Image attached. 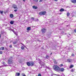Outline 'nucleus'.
<instances>
[{
  "instance_id": "nucleus-21",
  "label": "nucleus",
  "mask_w": 76,
  "mask_h": 76,
  "mask_svg": "<svg viewBox=\"0 0 76 76\" xmlns=\"http://www.w3.org/2000/svg\"><path fill=\"white\" fill-rule=\"evenodd\" d=\"M69 15H70V13L69 12L67 13V16H69Z\"/></svg>"
},
{
  "instance_id": "nucleus-28",
  "label": "nucleus",
  "mask_w": 76,
  "mask_h": 76,
  "mask_svg": "<svg viewBox=\"0 0 76 76\" xmlns=\"http://www.w3.org/2000/svg\"><path fill=\"white\" fill-rule=\"evenodd\" d=\"M16 43H17V42H13V44H16Z\"/></svg>"
},
{
  "instance_id": "nucleus-16",
  "label": "nucleus",
  "mask_w": 76,
  "mask_h": 76,
  "mask_svg": "<svg viewBox=\"0 0 76 76\" xmlns=\"http://www.w3.org/2000/svg\"><path fill=\"white\" fill-rule=\"evenodd\" d=\"M64 11V9H63V8H61V9H60V12H63Z\"/></svg>"
},
{
  "instance_id": "nucleus-17",
  "label": "nucleus",
  "mask_w": 76,
  "mask_h": 76,
  "mask_svg": "<svg viewBox=\"0 0 76 76\" xmlns=\"http://www.w3.org/2000/svg\"><path fill=\"white\" fill-rule=\"evenodd\" d=\"M53 62H54V63H55V64H56V63H57V62L56 60V59H53Z\"/></svg>"
},
{
  "instance_id": "nucleus-9",
  "label": "nucleus",
  "mask_w": 76,
  "mask_h": 76,
  "mask_svg": "<svg viewBox=\"0 0 76 76\" xmlns=\"http://www.w3.org/2000/svg\"><path fill=\"white\" fill-rule=\"evenodd\" d=\"M61 68L59 67L58 66H57V71L58 72H60Z\"/></svg>"
},
{
  "instance_id": "nucleus-47",
  "label": "nucleus",
  "mask_w": 76,
  "mask_h": 76,
  "mask_svg": "<svg viewBox=\"0 0 76 76\" xmlns=\"http://www.w3.org/2000/svg\"><path fill=\"white\" fill-rule=\"evenodd\" d=\"M1 38V34H0V38Z\"/></svg>"
},
{
  "instance_id": "nucleus-42",
  "label": "nucleus",
  "mask_w": 76,
  "mask_h": 76,
  "mask_svg": "<svg viewBox=\"0 0 76 76\" xmlns=\"http://www.w3.org/2000/svg\"><path fill=\"white\" fill-rule=\"evenodd\" d=\"M74 32H76V29H75L74 30Z\"/></svg>"
},
{
  "instance_id": "nucleus-46",
  "label": "nucleus",
  "mask_w": 76,
  "mask_h": 76,
  "mask_svg": "<svg viewBox=\"0 0 76 76\" xmlns=\"http://www.w3.org/2000/svg\"><path fill=\"white\" fill-rule=\"evenodd\" d=\"M38 41H39V42L41 41L39 40V39H38Z\"/></svg>"
},
{
  "instance_id": "nucleus-43",
  "label": "nucleus",
  "mask_w": 76,
  "mask_h": 76,
  "mask_svg": "<svg viewBox=\"0 0 76 76\" xmlns=\"http://www.w3.org/2000/svg\"><path fill=\"white\" fill-rule=\"evenodd\" d=\"M55 1H57V0H54Z\"/></svg>"
},
{
  "instance_id": "nucleus-37",
  "label": "nucleus",
  "mask_w": 76,
  "mask_h": 76,
  "mask_svg": "<svg viewBox=\"0 0 76 76\" xmlns=\"http://www.w3.org/2000/svg\"><path fill=\"white\" fill-rule=\"evenodd\" d=\"M71 72H74V70L72 69V71H71Z\"/></svg>"
},
{
  "instance_id": "nucleus-40",
  "label": "nucleus",
  "mask_w": 76,
  "mask_h": 76,
  "mask_svg": "<svg viewBox=\"0 0 76 76\" xmlns=\"http://www.w3.org/2000/svg\"><path fill=\"white\" fill-rule=\"evenodd\" d=\"M10 48H12V46L10 45Z\"/></svg>"
},
{
  "instance_id": "nucleus-4",
  "label": "nucleus",
  "mask_w": 76,
  "mask_h": 76,
  "mask_svg": "<svg viewBox=\"0 0 76 76\" xmlns=\"http://www.w3.org/2000/svg\"><path fill=\"white\" fill-rule=\"evenodd\" d=\"M12 8H14V9H17V6L15 4H13L12 6Z\"/></svg>"
},
{
  "instance_id": "nucleus-56",
  "label": "nucleus",
  "mask_w": 76,
  "mask_h": 76,
  "mask_svg": "<svg viewBox=\"0 0 76 76\" xmlns=\"http://www.w3.org/2000/svg\"><path fill=\"white\" fill-rule=\"evenodd\" d=\"M65 11H67V10H65Z\"/></svg>"
},
{
  "instance_id": "nucleus-26",
  "label": "nucleus",
  "mask_w": 76,
  "mask_h": 76,
  "mask_svg": "<svg viewBox=\"0 0 76 76\" xmlns=\"http://www.w3.org/2000/svg\"><path fill=\"white\" fill-rule=\"evenodd\" d=\"M21 48L22 50H23L24 49V48L23 46H22Z\"/></svg>"
},
{
  "instance_id": "nucleus-52",
  "label": "nucleus",
  "mask_w": 76,
  "mask_h": 76,
  "mask_svg": "<svg viewBox=\"0 0 76 76\" xmlns=\"http://www.w3.org/2000/svg\"><path fill=\"white\" fill-rule=\"evenodd\" d=\"M52 54V53H51L50 55H51Z\"/></svg>"
},
{
  "instance_id": "nucleus-20",
  "label": "nucleus",
  "mask_w": 76,
  "mask_h": 76,
  "mask_svg": "<svg viewBox=\"0 0 76 76\" xmlns=\"http://www.w3.org/2000/svg\"><path fill=\"white\" fill-rule=\"evenodd\" d=\"M4 50V47H2L1 48V50Z\"/></svg>"
},
{
  "instance_id": "nucleus-48",
  "label": "nucleus",
  "mask_w": 76,
  "mask_h": 76,
  "mask_svg": "<svg viewBox=\"0 0 76 76\" xmlns=\"http://www.w3.org/2000/svg\"><path fill=\"white\" fill-rule=\"evenodd\" d=\"M3 64H5V63H4H4H3Z\"/></svg>"
},
{
  "instance_id": "nucleus-5",
  "label": "nucleus",
  "mask_w": 76,
  "mask_h": 76,
  "mask_svg": "<svg viewBox=\"0 0 76 76\" xmlns=\"http://www.w3.org/2000/svg\"><path fill=\"white\" fill-rule=\"evenodd\" d=\"M71 1L72 3L76 4V0H71Z\"/></svg>"
},
{
  "instance_id": "nucleus-54",
  "label": "nucleus",
  "mask_w": 76,
  "mask_h": 76,
  "mask_svg": "<svg viewBox=\"0 0 76 76\" xmlns=\"http://www.w3.org/2000/svg\"><path fill=\"white\" fill-rule=\"evenodd\" d=\"M25 0H23V1H25Z\"/></svg>"
},
{
  "instance_id": "nucleus-38",
  "label": "nucleus",
  "mask_w": 76,
  "mask_h": 76,
  "mask_svg": "<svg viewBox=\"0 0 76 76\" xmlns=\"http://www.w3.org/2000/svg\"><path fill=\"white\" fill-rule=\"evenodd\" d=\"M42 0H40L39 1V2H42Z\"/></svg>"
},
{
  "instance_id": "nucleus-7",
  "label": "nucleus",
  "mask_w": 76,
  "mask_h": 76,
  "mask_svg": "<svg viewBox=\"0 0 76 76\" xmlns=\"http://www.w3.org/2000/svg\"><path fill=\"white\" fill-rule=\"evenodd\" d=\"M27 64L28 66H31V62H28L27 63Z\"/></svg>"
},
{
  "instance_id": "nucleus-19",
  "label": "nucleus",
  "mask_w": 76,
  "mask_h": 76,
  "mask_svg": "<svg viewBox=\"0 0 76 76\" xmlns=\"http://www.w3.org/2000/svg\"><path fill=\"white\" fill-rule=\"evenodd\" d=\"M10 18H13V14H11L10 15Z\"/></svg>"
},
{
  "instance_id": "nucleus-58",
  "label": "nucleus",
  "mask_w": 76,
  "mask_h": 76,
  "mask_svg": "<svg viewBox=\"0 0 76 76\" xmlns=\"http://www.w3.org/2000/svg\"><path fill=\"white\" fill-rule=\"evenodd\" d=\"M23 46H24V45H23Z\"/></svg>"
},
{
  "instance_id": "nucleus-36",
  "label": "nucleus",
  "mask_w": 76,
  "mask_h": 76,
  "mask_svg": "<svg viewBox=\"0 0 76 76\" xmlns=\"http://www.w3.org/2000/svg\"><path fill=\"white\" fill-rule=\"evenodd\" d=\"M75 56V55L74 54H72V56Z\"/></svg>"
},
{
  "instance_id": "nucleus-1",
  "label": "nucleus",
  "mask_w": 76,
  "mask_h": 76,
  "mask_svg": "<svg viewBox=\"0 0 76 76\" xmlns=\"http://www.w3.org/2000/svg\"><path fill=\"white\" fill-rule=\"evenodd\" d=\"M41 31L42 34H45L46 32V31H47V29L45 28H42L41 29Z\"/></svg>"
},
{
  "instance_id": "nucleus-25",
  "label": "nucleus",
  "mask_w": 76,
  "mask_h": 76,
  "mask_svg": "<svg viewBox=\"0 0 76 76\" xmlns=\"http://www.w3.org/2000/svg\"><path fill=\"white\" fill-rule=\"evenodd\" d=\"M31 19H32V20H34L35 19V18L33 17H31Z\"/></svg>"
},
{
  "instance_id": "nucleus-22",
  "label": "nucleus",
  "mask_w": 76,
  "mask_h": 76,
  "mask_svg": "<svg viewBox=\"0 0 76 76\" xmlns=\"http://www.w3.org/2000/svg\"><path fill=\"white\" fill-rule=\"evenodd\" d=\"M39 20L38 19H36L34 20V21H35V22H37V21H38Z\"/></svg>"
},
{
  "instance_id": "nucleus-41",
  "label": "nucleus",
  "mask_w": 76,
  "mask_h": 76,
  "mask_svg": "<svg viewBox=\"0 0 76 76\" xmlns=\"http://www.w3.org/2000/svg\"><path fill=\"white\" fill-rule=\"evenodd\" d=\"M1 73H3V71H1Z\"/></svg>"
},
{
  "instance_id": "nucleus-34",
  "label": "nucleus",
  "mask_w": 76,
  "mask_h": 76,
  "mask_svg": "<svg viewBox=\"0 0 76 76\" xmlns=\"http://www.w3.org/2000/svg\"><path fill=\"white\" fill-rule=\"evenodd\" d=\"M2 51H0V54H2Z\"/></svg>"
},
{
  "instance_id": "nucleus-2",
  "label": "nucleus",
  "mask_w": 76,
  "mask_h": 76,
  "mask_svg": "<svg viewBox=\"0 0 76 76\" xmlns=\"http://www.w3.org/2000/svg\"><path fill=\"white\" fill-rule=\"evenodd\" d=\"M8 62L9 64H12L13 63L12 59L11 58H9L8 60Z\"/></svg>"
},
{
  "instance_id": "nucleus-27",
  "label": "nucleus",
  "mask_w": 76,
  "mask_h": 76,
  "mask_svg": "<svg viewBox=\"0 0 76 76\" xmlns=\"http://www.w3.org/2000/svg\"><path fill=\"white\" fill-rule=\"evenodd\" d=\"M22 76H26V75L24 74V73H22Z\"/></svg>"
},
{
  "instance_id": "nucleus-51",
  "label": "nucleus",
  "mask_w": 76,
  "mask_h": 76,
  "mask_svg": "<svg viewBox=\"0 0 76 76\" xmlns=\"http://www.w3.org/2000/svg\"><path fill=\"white\" fill-rule=\"evenodd\" d=\"M54 75H56V76H57V75L56 74H54Z\"/></svg>"
},
{
  "instance_id": "nucleus-57",
  "label": "nucleus",
  "mask_w": 76,
  "mask_h": 76,
  "mask_svg": "<svg viewBox=\"0 0 76 76\" xmlns=\"http://www.w3.org/2000/svg\"><path fill=\"white\" fill-rule=\"evenodd\" d=\"M69 35H70V34H69Z\"/></svg>"
},
{
  "instance_id": "nucleus-18",
  "label": "nucleus",
  "mask_w": 76,
  "mask_h": 76,
  "mask_svg": "<svg viewBox=\"0 0 76 76\" xmlns=\"http://www.w3.org/2000/svg\"><path fill=\"white\" fill-rule=\"evenodd\" d=\"M39 15H42V12H41L39 13Z\"/></svg>"
},
{
  "instance_id": "nucleus-44",
  "label": "nucleus",
  "mask_w": 76,
  "mask_h": 76,
  "mask_svg": "<svg viewBox=\"0 0 76 76\" xmlns=\"http://www.w3.org/2000/svg\"><path fill=\"white\" fill-rule=\"evenodd\" d=\"M62 13L61 12V13H59L58 14H59V15H61Z\"/></svg>"
},
{
  "instance_id": "nucleus-53",
  "label": "nucleus",
  "mask_w": 76,
  "mask_h": 76,
  "mask_svg": "<svg viewBox=\"0 0 76 76\" xmlns=\"http://www.w3.org/2000/svg\"><path fill=\"white\" fill-rule=\"evenodd\" d=\"M47 57H48V56H47Z\"/></svg>"
},
{
  "instance_id": "nucleus-24",
  "label": "nucleus",
  "mask_w": 76,
  "mask_h": 76,
  "mask_svg": "<svg viewBox=\"0 0 76 76\" xmlns=\"http://www.w3.org/2000/svg\"><path fill=\"white\" fill-rule=\"evenodd\" d=\"M3 11H1L0 12V13L1 14H3Z\"/></svg>"
},
{
  "instance_id": "nucleus-59",
  "label": "nucleus",
  "mask_w": 76,
  "mask_h": 76,
  "mask_svg": "<svg viewBox=\"0 0 76 76\" xmlns=\"http://www.w3.org/2000/svg\"><path fill=\"white\" fill-rule=\"evenodd\" d=\"M1 49H0V50Z\"/></svg>"
},
{
  "instance_id": "nucleus-39",
  "label": "nucleus",
  "mask_w": 76,
  "mask_h": 76,
  "mask_svg": "<svg viewBox=\"0 0 76 76\" xmlns=\"http://www.w3.org/2000/svg\"><path fill=\"white\" fill-rule=\"evenodd\" d=\"M18 10H14V11L15 12H17Z\"/></svg>"
},
{
  "instance_id": "nucleus-35",
  "label": "nucleus",
  "mask_w": 76,
  "mask_h": 76,
  "mask_svg": "<svg viewBox=\"0 0 76 76\" xmlns=\"http://www.w3.org/2000/svg\"><path fill=\"white\" fill-rule=\"evenodd\" d=\"M5 50L6 51H7L8 50V49H7V48H5Z\"/></svg>"
},
{
  "instance_id": "nucleus-8",
  "label": "nucleus",
  "mask_w": 76,
  "mask_h": 76,
  "mask_svg": "<svg viewBox=\"0 0 76 76\" xmlns=\"http://www.w3.org/2000/svg\"><path fill=\"white\" fill-rule=\"evenodd\" d=\"M34 64V63L33 62L31 61L30 62V65L31 66H33Z\"/></svg>"
},
{
  "instance_id": "nucleus-60",
  "label": "nucleus",
  "mask_w": 76,
  "mask_h": 76,
  "mask_svg": "<svg viewBox=\"0 0 76 76\" xmlns=\"http://www.w3.org/2000/svg\"><path fill=\"white\" fill-rule=\"evenodd\" d=\"M64 76H65V75H64Z\"/></svg>"
},
{
  "instance_id": "nucleus-49",
  "label": "nucleus",
  "mask_w": 76,
  "mask_h": 76,
  "mask_svg": "<svg viewBox=\"0 0 76 76\" xmlns=\"http://www.w3.org/2000/svg\"><path fill=\"white\" fill-rule=\"evenodd\" d=\"M1 67H2V66H0V68H1Z\"/></svg>"
},
{
  "instance_id": "nucleus-11",
  "label": "nucleus",
  "mask_w": 76,
  "mask_h": 76,
  "mask_svg": "<svg viewBox=\"0 0 76 76\" xmlns=\"http://www.w3.org/2000/svg\"><path fill=\"white\" fill-rule=\"evenodd\" d=\"M33 8L34 9H37L38 8V7L37 6H33Z\"/></svg>"
},
{
  "instance_id": "nucleus-10",
  "label": "nucleus",
  "mask_w": 76,
  "mask_h": 76,
  "mask_svg": "<svg viewBox=\"0 0 76 76\" xmlns=\"http://www.w3.org/2000/svg\"><path fill=\"white\" fill-rule=\"evenodd\" d=\"M64 69L63 68H62L60 69V72H64Z\"/></svg>"
},
{
  "instance_id": "nucleus-15",
  "label": "nucleus",
  "mask_w": 76,
  "mask_h": 76,
  "mask_svg": "<svg viewBox=\"0 0 76 76\" xmlns=\"http://www.w3.org/2000/svg\"><path fill=\"white\" fill-rule=\"evenodd\" d=\"M14 22H15V21H11L10 22V23L11 25H13V23H14Z\"/></svg>"
},
{
  "instance_id": "nucleus-23",
  "label": "nucleus",
  "mask_w": 76,
  "mask_h": 76,
  "mask_svg": "<svg viewBox=\"0 0 76 76\" xmlns=\"http://www.w3.org/2000/svg\"><path fill=\"white\" fill-rule=\"evenodd\" d=\"M1 34H2V35H3V34H4V32L3 31H1Z\"/></svg>"
},
{
  "instance_id": "nucleus-55",
  "label": "nucleus",
  "mask_w": 76,
  "mask_h": 76,
  "mask_svg": "<svg viewBox=\"0 0 76 76\" xmlns=\"http://www.w3.org/2000/svg\"><path fill=\"white\" fill-rule=\"evenodd\" d=\"M7 28H9V27H7Z\"/></svg>"
},
{
  "instance_id": "nucleus-13",
  "label": "nucleus",
  "mask_w": 76,
  "mask_h": 76,
  "mask_svg": "<svg viewBox=\"0 0 76 76\" xmlns=\"http://www.w3.org/2000/svg\"><path fill=\"white\" fill-rule=\"evenodd\" d=\"M31 29V27H27V31H30V30Z\"/></svg>"
},
{
  "instance_id": "nucleus-33",
  "label": "nucleus",
  "mask_w": 76,
  "mask_h": 76,
  "mask_svg": "<svg viewBox=\"0 0 76 76\" xmlns=\"http://www.w3.org/2000/svg\"><path fill=\"white\" fill-rule=\"evenodd\" d=\"M14 33L15 34V35H18V34H16V33L15 32H14Z\"/></svg>"
},
{
  "instance_id": "nucleus-12",
  "label": "nucleus",
  "mask_w": 76,
  "mask_h": 76,
  "mask_svg": "<svg viewBox=\"0 0 76 76\" xmlns=\"http://www.w3.org/2000/svg\"><path fill=\"white\" fill-rule=\"evenodd\" d=\"M45 13H46V11H44L43 12H42V15H45Z\"/></svg>"
},
{
  "instance_id": "nucleus-32",
  "label": "nucleus",
  "mask_w": 76,
  "mask_h": 76,
  "mask_svg": "<svg viewBox=\"0 0 76 76\" xmlns=\"http://www.w3.org/2000/svg\"><path fill=\"white\" fill-rule=\"evenodd\" d=\"M62 66H63V64H61L60 65V67H62Z\"/></svg>"
},
{
  "instance_id": "nucleus-31",
  "label": "nucleus",
  "mask_w": 76,
  "mask_h": 76,
  "mask_svg": "<svg viewBox=\"0 0 76 76\" xmlns=\"http://www.w3.org/2000/svg\"><path fill=\"white\" fill-rule=\"evenodd\" d=\"M38 76H41V74L39 73L38 74Z\"/></svg>"
},
{
  "instance_id": "nucleus-29",
  "label": "nucleus",
  "mask_w": 76,
  "mask_h": 76,
  "mask_svg": "<svg viewBox=\"0 0 76 76\" xmlns=\"http://www.w3.org/2000/svg\"><path fill=\"white\" fill-rule=\"evenodd\" d=\"M73 67V65H71L70 66V68H72Z\"/></svg>"
},
{
  "instance_id": "nucleus-3",
  "label": "nucleus",
  "mask_w": 76,
  "mask_h": 76,
  "mask_svg": "<svg viewBox=\"0 0 76 76\" xmlns=\"http://www.w3.org/2000/svg\"><path fill=\"white\" fill-rule=\"evenodd\" d=\"M53 69L55 71H57V65H54L53 67Z\"/></svg>"
},
{
  "instance_id": "nucleus-45",
  "label": "nucleus",
  "mask_w": 76,
  "mask_h": 76,
  "mask_svg": "<svg viewBox=\"0 0 76 76\" xmlns=\"http://www.w3.org/2000/svg\"><path fill=\"white\" fill-rule=\"evenodd\" d=\"M8 25L7 24L6 25V26H7Z\"/></svg>"
},
{
  "instance_id": "nucleus-6",
  "label": "nucleus",
  "mask_w": 76,
  "mask_h": 76,
  "mask_svg": "<svg viewBox=\"0 0 76 76\" xmlns=\"http://www.w3.org/2000/svg\"><path fill=\"white\" fill-rule=\"evenodd\" d=\"M67 61L68 62H69V63H70V62H72V60L71 59H69L67 60Z\"/></svg>"
},
{
  "instance_id": "nucleus-14",
  "label": "nucleus",
  "mask_w": 76,
  "mask_h": 76,
  "mask_svg": "<svg viewBox=\"0 0 76 76\" xmlns=\"http://www.w3.org/2000/svg\"><path fill=\"white\" fill-rule=\"evenodd\" d=\"M20 76V73H16V74H15V76Z\"/></svg>"
},
{
  "instance_id": "nucleus-30",
  "label": "nucleus",
  "mask_w": 76,
  "mask_h": 76,
  "mask_svg": "<svg viewBox=\"0 0 76 76\" xmlns=\"http://www.w3.org/2000/svg\"><path fill=\"white\" fill-rule=\"evenodd\" d=\"M34 1H36V2H38V0H33Z\"/></svg>"
},
{
  "instance_id": "nucleus-50",
  "label": "nucleus",
  "mask_w": 76,
  "mask_h": 76,
  "mask_svg": "<svg viewBox=\"0 0 76 76\" xmlns=\"http://www.w3.org/2000/svg\"><path fill=\"white\" fill-rule=\"evenodd\" d=\"M57 76H61V75H58Z\"/></svg>"
}]
</instances>
